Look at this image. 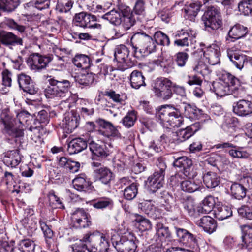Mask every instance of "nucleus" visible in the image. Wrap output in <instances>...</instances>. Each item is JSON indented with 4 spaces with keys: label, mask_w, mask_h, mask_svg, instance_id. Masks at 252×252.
<instances>
[{
    "label": "nucleus",
    "mask_w": 252,
    "mask_h": 252,
    "mask_svg": "<svg viewBox=\"0 0 252 252\" xmlns=\"http://www.w3.org/2000/svg\"><path fill=\"white\" fill-rule=\"evenodd\" d=\"M211 90L219 97L234 94L235 97L241 96L243 93L240 80L227 72L222 73L220 81L213 82Z\"/></svg>",
    "instance_id": "nucleus-1"
},
{
    "label": "nucleus",
    "mask_w": 252,
    "mask_h": 252,
    "mask_svg": "<svg viewBox=\"0 0 252 252\" xmlns=\"http://www.w3.org/2000/svg\"><path fill=\"white\" fill-rule=\"evenodd\" d=\"M180 109L171 105L162 106L157 116V120L163 127L169 128L179 127L184 122Z\"/></svg>",
    "instance_id": "nucleus-2"
},
{
    "label": "nucleus",
    "mask_w": 252,
    "mask_h": 252,
    "mask_svg": "<svg viewBox=\"0 0 252 252\" xmlns=\"http://www.w3.org/2000/svg\"><path fill=\"white\" fill-rule=\"evenodd\" d=\"M49 86L45 90V95L47 98H63L70 95L69 88L70 82L66 79L58 80L54 78L48 79Z\"/></svg>",
    "instance_id": "nucleus-3"
},
{
    "label": "nucleus",
    "mask_w": 252,
    "mask_h": 252,
    "mask_svg": "<svg viewBox=\"0 0 252 252\" xmlns=\"http://www.w3.org/2000/svg\"><path fill=\"white\" fill-rule=\"evenodd\" d=\"M83 240L88 241L90 244L89 252H106L110 246L105 235L98 231L84 234Z\"/></svg>",
    "instance_id": "nucleus-4"
},
{
    "label": "nucleus",
    "mask_w": 252,
    "mask_h": 252,
    "mask_svg": "<svg viewBox=\"0 0 252 252\" xmlns=\"http://www.w3.org/2000/svg\"><path fill=\"white\" fill-rule=\"evenodd\" d=\"M112 243L118 252H135L138 241L130 233L119 237L114 236L111 238Z\"/></svg>",
    "instance_id": "nucleus-5"
},
{
    "label": "nucleus",
    "mask_w": 252,
    "mask_h": 252,
    "mask_svg": "<svg viewBox=\"0 0 252 252\" xmlns=\"http://www.w3.org/2000/svg\"><path fill=\"white\" fill-rule=\"evenodd\" d=\"M206 30L216 31L222 27V18L220 9L212 6L205 11L201 18Z\"/></svg>",
    "instance_id": "nucleus-6"
},
{
    "label": "nucleus",
    "mask_w": 252,
    "mask_h": 252,
    "mask_svg": "<svg viewBox=\"0 0 252 252\" xmlns=\"http://www.w3.org/2000/svg\"><path fill=\"white\" fill-rule=\"evenodd\" d=\"M131 44L136 52V50H144L147 54L156 50V45L153 38L143 32H137L131 37Z\"/></svg>",
    "instance_id": "nucleus-7"
},
{
    "label": "nucleus",
    "mask_w": 252,
    "mask_h": 252,
    "mask_svg": "<svg viewBox=\"0 0 252 252\" xmlns=\"http://www.w3.org/2000/svg\"><path fill=\"white\" fill-rule=\"evenodd\" d=\"M157 167L158 169H156L154 174L148 178L146 182L149 190L152 192H156L163 186L164 184L166 165L163 161L158 160Z\"/></svg>",
    "instance_id": "nucleus-8"
},
{
    "label": "nucleus",
    "mask_w": 252,
    "mask_h": 252,
    "mask_svg": "<svg viewBox=\"0 0 252 252\" xmlns=\"http://www.w3.org/2000/svg\"><path fill=\"white\" fill-rule=\"evenodd\" d=\"M172 82L167 78H160L156 79L153 91L155 95L160 99L166 101L173 96Z\"/></svg>",
    "instance_id": "nucleus-9"
},
{
    "label": "nucleus",
    "mask_w": 252,
    "mask_h": 252,
    "mask_svg": "<svg viewBox=\"0 0 252 252\" xmlns=\"http://www.w3.org/2000/svg\"><path fill=\"white\" fill-rule=\"evenodd\" d=\"M175 233L178 240L188 247L185 252H199V246L195 236L186 229L174 227Z\"/></svg>",
    "instance_id": "nucleus-10"
},
{
    "label": "nucleus",
    "mask_w": 252,
    "mask_h": 252,
    "mask_svg": "<svg viewBox=\"0 0 252 252\" xmlns=\"http://www.w3.org/2000/svg\"><path fill=\"white\" fill-rule=\"evenodd\" d=\"M96 123L99 126L98 131L99 134L110 139L122 138V134L119 130L121 128L119 126H115L111 122L100 118L97 119Z\"/></svg>",
    "instance_id": "nucleus-11"
},
{
    "label": "nucleus",
    "mask_w": 252,
    "mask_h": 252,
    "mask_svg": "<svg viewBox=\"0 0 252 252\" xmlns=\"http://www.w3.org/2000/svg\"><path fill=\"white\" fill-rule=\"evenodd\" d=\"M96 18L95 16L84 12L76 14L73 19L74 25L82 28L90 29H101V25L96 23Z\"/></svg>",
    "instance_id": "nucleus-12"
},
{
    "label": "nucleus",
    "mask_w": 252,
    "mask_h": 252,
    "mask_svg": "<svg viewBox=\"0 0 252 252\" xmlns=\"http://www.w3.org/2000/svg\"><path fill=\"white\" fill-rule=\"evenodd\" d=\"M73 226L77 228H86L92 224L90 215L82 208H78L71 215Z\"/></svg>",
    "instance_id": "nucleus-13"
},
{
    "label": "nucleus",
    "mask_w": 252,
    "mask_h": 252,
    "mask_svg": "<svg viewBox=\"0 0 252 252\" xmlns=\"http://www.w3.org/2000/svg\"><path fill=\"white\" fill-rule=\"evenodd\" d=\"M0 120L9 135L15 138L23 136V133L21 130H16L14 119L12 118L8 111L5 110L2 111L0 115Z\"/></svg>",
    "instance_id": "nucleus-14"
},
{
    "label": "nucleus",
    "mask_w": 252,
    "mask_h": 252,
    "mask_svg": "<svg viewBox=\"0 0 252 252\" xmlns=\"http://www.w3.org/2000/svg\"><path fill=\"white\" fill-rule=\"evenodd\" d=\"M51 60L52 58L49 56L34 53L31 55L28 58L27 64L31 70L40 71L45 68Z\"/></svg>",
    "instance_id": "nucleus-15"
},
{
    "label": "nucleus",
    "mask_w": 252,
    "mask_h": 252,
    "mask_svg": "<svg viewBox=\"0 0 252 252\" xmlns=\"http://www.w3.org/2000/svg\"><path fill=\"white\" fill-rule=\"evenodd\" d=\"M17 81L19 87L25 92L31 94H35L38 90L31 77L24 73L17 76Z\"/></svg>",
    "instance_id": "nucleus-16"
},
{
    "label": "nucleus",
    "mask_w": 252,
    "mask_h": 252,
    "mask_svg": "<svg viewBox=\"0 0 252 252\" xmlns=\"http://www.w3.org/2000/svg\"><path fill=\"white\" fill-rule=\"evenodd\" d=\"M79 116L72 111L66 113L62 122V127L64 131L69 133L72 132L78 126Z\"/></svg>",
    "instance_id": "nucleus-17"
},
{
    "label": "nucleus",
    "mask_w": 252,
    "mask_h": 252,
    "mask_svg": "<svg viewBox=\"0 0 252 252\" xmlns=\"http://www.w3.org/2000/svg\"><path fill=\"white\" fill-rule=\"evenodd\" d=\"M220 48L216 44L210 45L204 51V58L205 61L212 65L217 64L220 62Z\"/></svg>",
    "instance_id": "nucleus-18"
},
{
    "label": "nucleus",
    "mask_w": 252,
    "mask_h": 252,
    "mask_svg": "<svg viewBox=\"0 0 252 252\" xmlns=\"http://www.w3.org/2000/svg\"><path fill=\"white\" fill-rule=\"evenodd\" d=\"M233 111L239 116L245 117L252 114V102L251 101L242 99L233 105Z\"/></svg>",
    "instance_id": "nucleus-19"
},
{
    "label": "nucleus",
    "mask_w": 252,
    "mask_h": 252,
    "mask_svg": "<svg viewBox=\"0 0 252 252\" xmlns=\"http://www.w3.org/2000/svg\"><path fill=\"white\" fill-rule=\"evenodd\" d=\"M32 116L26 111H21L17 113L16 118L14 119L16 130H21L24 134V129L27 128L32 121Z\"/></svg>",
    "instance_id": "nucleus-20"
},
{
    "label": "nucleus",
    "mask_w": 252,
    "mask_h": 252,
    "mask_svg": "<svg viewBox=\"0 0 252 252\" xmlns=\"http://www.w3.org/2000/svg\"><path fill=\"white\" fill-rule=\"evenodd\" d=\"M2 155L4 164L12 168H15L21 161V155L18 150H9L3 153Z\"/></svg>",
    "instance_id": "nucleus-21"
},
{
    "label": "nucleus",
    "mask_w": 252,
    "mask_h": 252,
    "mask_svg": "<svg viewBox=\"0 0 252 252\" xmlns=\"http://www.w3.org/2000/svg\"><path fill=\"white\" fill-rule=\"evenodd\" d=\"M192 162L189 158L183 156L175 160L173 165L181 168L179 171L184 173L185 176H191L190 171L192 168Z\"/></svg>",
    "instance_id": "nucleus-22"
},
{
    "label": "nucleus",
    "mask_w": 252,
    "mask_h": 252,
    "mask_svg": "<svg viewBox=\"0 0 252 252\" xmlns=\"http://www.w3.org/2000/svg\"><path fill=\"white\" fill-rule=\"evenodd\" d=\"M139 208L150 217L156 219L161 216L160 210L155 206L151 201H144L139 204Z\"/></svg>",
    "instance_id": "nucleus-23"
},
{
    "label": "nucleus",
    "mask_w": 252,
    "mask_h": 252,
    "mask_svg": "<svg viewBox=\"0 0 252 252\" xmlns=\"http://www.w3.org/2000/svg\"><path fill=\"white\" fill-rule=\"evenodd\" d=\"M241 238V241L238 244L240 248L248 250L252 249V226H244Z\"/></svg>",
    "instance_id": "nucleus-24"
},
{
    "label": "nucleus",
    "mask_w": 252,
    "mask_h": 252,
    "mask_svg": "<svg viewBox=\"0 0 252 252\" xmlns=\"http://www.w3.org/2000/svg\"><path fill=\"white\" fill-rule=\"evenodd\" d=\"M227 55L230 61L239 70L243 68L246 62L249 63V59L252 58L242 54L233 52L232 50H228Z\"/></svg>",
    "instance_id": "nucleus-25"
},
{
    "label": "nucleus",
    "mask_w": 252,
    "mask_h": 252,
    "mask_svg": "<svg viewBox=\"0 0 252 252\" xmlns=\"http://www.w3.org/2000/svg\"><path fill=\"white\" fill-rule=\"evenodd\" d=\"M88 139L77 138L72 140L68 145V150L71 154L77 153L85 149L88 146Z\"/></svg>",
    "instance_id": "nucleus-26"
},
{
    "label": "nucleus",
    "mask_w": 252,
    "mask_h": 252,
    "mask_svg": "<svg viewBox=\"0 0 252 252\" xmlns=\"http://www.w3.org/2000/svg\"><path fill=\"white\" fill-rule=\"evenodd\" d=\"M196 224L201 227L203 230L209 234L215 231L217 228V223L212 217L205 216L197 220Z\"/></svg>",
    "instance_id": "nucleus-27"
},
{
    "label": "nucleus",
    "mask_w": 252,
    "mask_h": 252,
    "mask_svg": "<svg viewBox=\"0 0 252 252\" xmlns=\"http://www.w3.org/2000/svg\"><path fill=\"white\" fill-rule=\"evenodd\" d=\"M5 45H13L15 44L22 45V38L17 37L11 32H0V44Z\"/></svg>",
    "instance_id": "nucleus-28"
},
{
    "label": "nucleus",
    "mask_w": 252,
    "mask_h": 252,
    "mask_svg": "<svg viewBox=\"0 0 252 252\" xmlns=\"http://www.w3.org/2000/svg\"><path fill=\"white\" fill-rule=\"evenodd\" d=\"M248 32L247 27L240 24H236L231 28L228 32V36L231 41L239 39L244 37Z\"/></svg>",
    "instance_id": "nucleus-29"
},
{
    "label": "nucleus",
    "mask_w": 252,
    "mask_h": 252,
    "mask_svg": "<svg viewBox=\"0 0 252 252\" xmlns=\"http://www.w3.org/2000/svg\"><path fill=\"white\" fill-rule=\"evenodd\" d=\"M181 188L184 191L192 193L202 189V183L199 180H184Z\"/></svg>",
    "instance_id": "nucleus-30"
},
{
    "label": "nucleus",
    "mask_w": 252,
    "mask_h": 252,
    "mask_svg": "<svg viewBox=\"0 0 252 252\" xmlns=\"http://www.w3.org/2000/svg\"><path fill=\"white\" fill-rule=\"evenodd\" d=\"M215 217L220 220L227 219L232 215L231 208L226 205L217 204L214 210Z\"/></svg>",
    "instance_id": "nucleus-31"
},
{
    "label": "nucleus",
    "mask_w": 252,
    "mask_h": 252,
    "mask_svg": "<svg viewBox=\"0 0 252 252\" xmlns=\"http://www.w3.org/2000/svg\"><path fill=\"white\" fill-rule=\"evenodd\" d=\"M58 165L68 170L72 173L77 172L80 168V164L78 162L72 161L65 157H62L58 161Z\"/></svg>",
    "instance_id": "nucleus-32"
},
{
    "label": "nucleus",
    "mask_w": 252,
    "mask_h": 252,
    "mask_svg": "<svg viewBox=\"0 0 252 252\" xmlns=\"http://www.w3.org/2000/svg\"><path fill=\"white\" fill-rule=\"evenodd\" d=\"M130 81L131 86L135 89L146 85L145 77L142 72L138 70H134L130 74Z\"/></svg>",
    "instance_id": "nucleus-33"
},
{
    "label": "nucleus",
    "mask_w": 252,
    "mask_h": 252,
    "mask_svg": "<svg viewBox=\"0 0 252 252\" xmlns=\"http://www.w3.org/2000/svg\"><path fill=\"white\" fill-rule=\"evenodd\" d=\"M201 3H191L189 5H186L184 8L185 18L190 21H193L200 10Z\"/></svg>",
    "instance_id": "nucleus-34"
},
{
    "label": "nucleus",
    "mask_w": 252,
    "mask_h": 252,
    "mask_svg": "<svg viewBox=\"0 0 252 252\" xmlns=\"http://www.w3.org/2000/svg\"><path fill=\"white\" fill-rule=\"evenodd\" d=\"M204 184L208 188H214L220 183V177L213 172H207L203 176Z\"/></svg>",
    "instance_id": "nucleus-35"
},
{
    "label": "nucleus",
    "mask_w": 252,
    "mask_h": 252,
    "mask_svg": "<svg viewBox=\"0 0 252 252\" xmlns=\"http://www.w3.org/2000/svg\"><path fill=\"white\" fill-rule=\"evenodd\" d=\"M89 149L92 153L97 157H106L108 155L103 146L94 142L91 137L88 138Z\"/></svg>",
    "instance_id": "nucleus-36"
},
{
    "label": "nucleus",
    "mask_w": 252,
    "mask_h": 252,
    "mask_svg": "<svg viewBox=\"0 0 252 252\" xmlns=\"http://www.w3.org/2000/svg\"><path fill=\"white\" fill-rule=\"evenodd\" d=\"M94 172L100 181L104 184L107 185L112 179V172L106 167H101Z\"/></svg>",
    "instance_id": "nucleus-37"
},
{
    "label": "nucleus",
    "mask_w": 252,
    "mask_h": 252,
    "mask_svg": "<svg viewBox=\"0 0 252 252\" xmlns=\"http://www.w3.org/2000/svg\"><path fill=\"white\" fill-rule=\"evenodd\" d=\"M129 50L128 48L124 45L118 46L115 49V59L119 63H125L127 60Z\"/></svg>",
    "instance_id": "nucleus-38"
},
{
    "label": "nucleus",
    "mask_w": 252,
    "mask_h": 252,
    "mask_svg": "<svg viewBox=\"0 0 252 252\" xmlns=\"http://www.w3.org/2000/svg\"><path fill=\"white\" fill-rule=\"evenodd\" d=\"M195 128V125H193L177 131L176 132L177 141L178 142H182L189 138L196 132V129Z\"/></svg>",
    "instance_id": "nucleus-39"
},
{
    "label": "nucleus",
    "mask_w": 252,
    "mask_h": 252,
    "mask_svg": "<svg viewBox=\"0 0 252 252\" xmlns=\"http://www.w3.org/2000/svg\"><path fill=\"white\" fill-rule=\"evenodd\" d=\"M101 17L115 25L120 24L122 22V17L119 10L113 9L106 13Z\"/></svg>",
    "instance_id": "nucleus-40"
},
{
    "label": "nucleus",
    "mask_w": 252,
    "mask_h": 252,
    "mask_svg": "<svg viewBox=\"0 0 252 252\" xmlns=\"http://www.w3.org/2000/svg\"><path fill=\"white\" fill-rule=\"evenodd\" d=\"M231 194L236 199L241 200L246 195V189L244 185L235 183L231 186Z\"/></svg>",
    "instance_id": "nucleus-41"
},
{
    "label": "nucleus",
    "mask_w": 252,
    "mask_h": 252,
    "mask_svg": "<svg viewBox=\"0 0 252 252\" xmlns=\"http://www.w3.org/2000/svg\"><path fill=\"white\" fill-rule=\"evenodd\" d=\"M91 205L95 209L103 210L113 207V200L108 197H101L92 201Z\"/></svg>",
    "instance_id": "nucleus-42"
},
{
    "label": "nucleus",
    "mask_w": 252,
    "mask_h": 252,
    "mask_svg": "<svg viewBox=\"0 0 252 252\" xmlns=\"http://www.w3.org/2000/svg\"><path fill=\"white\" fill-rule=\"evenodd\" d=\"M73 64L78 68L86 69L90 66V60L88 56L83 55H76L72 60Z\"/></svg>",
    "instance_id": "nucleus-43"
},
{
    "label": "nucleus",
    "mask_w": 252,
    "mask_h": 252,
    "mask_svg": "<svg viewBox=\"0 0 252 252\" xmlns=\"http://www.w3.org/2000/svg\"><path fill=\"white\" fill-rule=\"evenodd\" d=\"M2 82L0 86V92L2 94H5L9 91V88L11 86L12 74L8 70L2 71Z\"/></svg>",
    "instance_id": "nucleus-44"
},
{
    "label": "nucleus",
    "mask_w": 252,
    "mask_h": 252,
    "mask_svg": "<svg viewBox=\"0 0 252 252\" xmlns=\"http://www.w3.org/2000/svg\"><path fill=\"white\" fill-rule=\"evenodd\" d=\"M218 198L211 195L206 196L202 201L201 213L208 214L210 212L218 202Z\"/></svg>",
    "instance_id": "nucleus-45"
},
{
    "label": "nucleus",
    "mask_w": 252,
    "mask_h": 252,
    "mask_svg": "<svg viewBox=\"0 0 252 252\" xmlns=\"http://www.w3.org/2000/svg\"><path fill=\"white\" fill-rule=\"evenodd\" d=\"M35 244L34 241L29 239L20 241L17 248L21 252H35Z\"/></svg>",
    "instance_id": "nucleus-46"
},
{
    "label": "nucleus",
    "mask_w": 252,
    "mask_h": 252,
    "mask_svg": "<svg viewBox=\"0 0 252 252\" xmlns=\"http://www.w3.org/2000/svg\"><path fill=\"white\" fill-rule=\"evenodd\" d=\"M72 184L74 189L79 191H86L90 186L89 182L86 180L84 176L76 177L73 180Z\"/></svg>",
    "instance_id": "nucleus-47"
},
{
    "label": "nucleus",
    "mask_w": 252,
    "mask_h": 252,
    "mask_svg": "<svg viewBox=\"0 0 252 252\" xmlns=\"http://www.w3.org/2000/svg\"><path fill=\"white\" fill-rule=\"evenodd\" d=\"M137 119L136 111L135 110L129 111L122 119L121 123L125 127L129 128L134 126Z\"/></svg>",
    "instance_id": "nucleus-48"
},
{
    "label": "nucleus",
    "mask_w": 252,
    "mask_h": 252,
    "mask_svg": "<svg viewBox=\"0 0 252 252\" xmlns=\"http://www.w3.org/2000/svg\"><path fill=\"white\" fill-rule=\"evenodd\" d=\"M94 74L92 73H83L75 77V81L84 86L92 85L94 81Z\"/></svg>",
    "instance_id": "nucleus-49"
},
{
    "label": "nucleus",
    "mask_w": 252,
    "mask_h": 252,
    "mask_svg": "<svg viewBox=\"0 0 252 252\" xmlns=\"http://www.w3.org/2000/svg\"><path fill=\"white\" fill-rule=\"evenodd\" d=\"M138 193V184L135 183L128 187H125L123 191L124 197L125 199L131 200L137 195Z\"/></svg>",
    "instance_id": "nucleus-50"
},
{
    "label": "nucleus",
    "mask_w": 252,
    "mask_h": 252,
    "mask_svg": "<svg viewBox=\"0 0 252 252\" xmlns=\"http://www.w3.org/2000/svg\"><path fill=\"white\" fill-rule=\"evenodd\" d=\"M73 3L72 0H57L56 9L60 13H66L72 8Z\"/></svg>",
    "instance_id": "nucleus-51"
},
{
    "label": "nucleus",
    "mask_w": 252,
    "mask_h": 252,
    "mask_svg": "<svg viewBox=\"0 0 252 252\" xmlns=\"http://www.w3.org/2000/svg\"><path fill=\"white\" fill-rule=\"evenodd\" d=\"M135 221L138 223L140 230L145 231L152 229V224L150 220L143 216L136 215Z\"/></svg>",
    "instance_id": "nucleus-52"
},
{
    "label": "nucleus",
    "mask_w": 252,
    "mask_h": 252,
    "mask_svg": "<svg viewBox=\"0 0 252 252\" xmlns=\"http://www.w3.org/2000/svg\"><path fill=\"white\" fill-rule=\"evenodd\" d=\"M155 44L162 46H169L170 45V39L169 37L161 31L156 32L154 35Z\"/></svg>",
    "instance_id": "nucleus-53"
},
{
    "label": "nucleus",
    "mask_w": 252,
    "mask_h": 252,
    "mask_svg": "<svg viewBox=\"0 0 252 252\" xmlns=\"http://www.w3.org/2000/svg\"><path fill=\"white\" fill-rule=\"evenodd\" d=\"M238 8L245 15H252V0H242L238 4Z\"/></svg>",
    "instance_id": "nucleus-54"
},
{
    "label": "nucleus",
    "mask_w": 252,
    "mask_h": 252,
    "mask_svg": "<svg viewBox=\"0 0 252 252\" xmlns=\"http://www.w3.org/2000/svg\"><path fill=\"white\" fill-rule=\"evenodd\" d=\"M192 68L194 71L201 74L203 77L208 76L211 72L208 65L202 60L198 61Z\"/></svg>",
    "instance_id": "nucleus-55"
},
{
    "label": "nucleus",
    "mask_w": 252,
    "mask_h": 252,
    "mask_svg": "<svg viewBox=\"0 0 252 252\" xmlns=\"http://www.w3.org/2000/svg\"><path fill=\"white\" fill-rule=\"evenodd\" d=\"M157 233L161 238L170 239L172 235L168 227L165 226L162 223L158 222L156 225Z\"/></svg>",
    "instance_id": "nucleus-56"
},
{
    "label": "nucleus",
    "mask_w": 252,
    "mask_h": 252,
    "mask_svg": "<svg viewBox=\"0 0 252 252\" xmlns=\"http://www.w3.org/2000/svg\"><path fill=\"white\" fill-rule=\"evenodd\" d=\"M189 57L186 52H179L174 55L173 60L179 67H183L185 66Z\"/></svg>",
    "instance_id": "nucleus-57"
},
{
    "label": "nucleus",
    "mask_w": 252,
    "mask_h": 252,
    "mask_svg": "<svg viewBox=\"0 0 252 252\" xmlns=\"http://www.w3.org/2000/svg\"><path fill=\"white\" fill-rule=\"evenodd\" d=\"M183 206L184 209L187 212L190 216H195V203L193 199L191 197H188L187 199L183 202Z\"/></svg>",
    "instance_id": "nucleus-58"
},
{
    "label": "nucleus",
    "mask_w": 252,
    "mask_h": 252,
    "mask_svg": "<svg viewBox=\"0 0 252 252\" xmlns=\"http://www.w3.org/2000/svg\"><path fill=\"white\" fill-rule=\"evenodd\" d=\"M168 140V136L166 134H163L158 140V142H159V144H156L154 141H151L149 143L148 147L150 149L153 150L156 152H159L162 150L161 146L166 143Z\"/></svg>",
    "instance_id": "nucleus-59"
},
{
    "label": "nucleus",
    "mask_w": 252,
    "mask_h": 252,
    "mask_svg": "<svg viewBox=\"0 0 252 252\" xmlns=\"http://www.w3.org/2000/svg\"><path fill=\"white\" fill-rule=\"evenodd\" d=\"M135 22V18L133 13H129L127 14H124L121 23L123 28L127 30L134 25Z\"/></svg>",
    "instance_id": "nucleus-60"
},
{
    "label": "nucleus",
    "mask_w": 252,
    "mask_h": 252,
    "mask_svg": "<svg viewBox=\"0 0 252 252\" xmlns=\"http://www.w3.org/2000/svg\"><path fill=\"white\" fill-rule=\"evenodd\" d=\"M48 198L50 205L52 208H64L60 198L55 194L54 191L52 190L49 192Z\"/></svg>",
    "instance_id": "nucleus-61"
},
{
    "label": "nucleus",
    "mask_w": 252,
    "mask_h": 252,
    "mask_svg": "<svg viewBox=\"0 0 252 252\" xmlns=\"http://www.w3.org/2000/svg\"><path fill=\"white\" fill-rule=\"evenodd\" d=\"M85 243H88V241H83L82 238L70 246L72 251L73 252H86V251L89 252V248H87Z\"/></svg>",
    "instance_id": "nucleus-62"
},
{
    "label": "nucleus",
    "mask_w": 252,
    "mask_h": 252,
    "mask_svg": "<svg viewBox=\"0 0 252 252\" xmlns=\"http://www.w3.org/2000/svg\"><path fill=\"white\" fill-rule=\"evenodd\" d=\"M229 154L234 158H247L250 156L249 153L240 148L230 149L229 151Z\"/></svg>",
    "instance_id": "nucleus-63"
},
{
    "label": "nucleus",
    "mask_w": 252,
    "mask_h": 252,
    "mask_svg": "<svg viewBox=\"0 0 252 252\" xmlns=\"http://www.w3.org/2000/svg\"><path fill=\"white\" fill-rule=\"evenodd\" d=\"M238 213L242 217L252 220V208L247 205H243L238 209Z\"/></svg>",
    "instance_id": "nucleus-64"
}]
</instances>
